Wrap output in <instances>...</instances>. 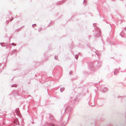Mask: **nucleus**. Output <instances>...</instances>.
<instances>
[{"mask_svg":"<svg viewBox=\"0 0 126 126\" xmlns=\"http://www.w3.org/2000/svg\"><path fill=\"white\" fill-rule=\"evenodd\" d=\"M12 44L14 46H16V44H14V43H12Z\"/></svg>","mask_w":126,"mask_h":126,"instance_id":"3","label":"nucleus"},{"mask_svg":"<svg viewBox=\"0 0 126 126\" xmlns=\"http://www.w3.org/2000/svg\"><path fill=\"white\" fill-rule=\"evenodd\" d=\"M118 72V69H116L114 72V74H116Z\"/></svg>","mask_w":126,"mask_h":126,"instance_id":"1","label":"nucleus"},{"mask_svg":"<svg viewBox=\"0 0 126 126\" xmlns=\"http://www.w3.org/2000/svg\"><path fill=\"white\" fill-rule=\"evenodd\" d=\"M78 58V55H76V59H77V58Z\"/></svg>","mask_w":126,"mask_h":126,"instance_id":"2","label":"nucleus"}]
</instances>
